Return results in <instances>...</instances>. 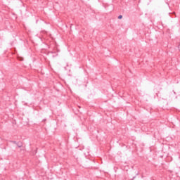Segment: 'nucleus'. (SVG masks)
<instances>
[{
	"label": "nucleus",
	"instance_id": "f03ea898",
	"mask_svg": "<svg viewBox=\"0 0 180 180\" xmlns=\"http://www.w3.org/2000/svg\"><path fill=\"white\" fill-rule=\"evenodd\" d=\"M18 147H22V144H19V145H18Z\"/></svg>",
	"mask_w": 180,
	"mask_h": 180
},
{
	"label": "nucleus",
	"instance_id": "f257e3e1",
	"mask_svg": "<svg viewBox=\"0 0 180 180\" xmlns=\"http://www.w3.org/2000/svg\"><path fill=\"white\" fill-rule=\"evenodd\" d=\"M122 18H123L122 15H119V16H118V19H122Z\"/></svg>",
	"mask_w": 180,
	"mask_h": 180
}]
</instances>
